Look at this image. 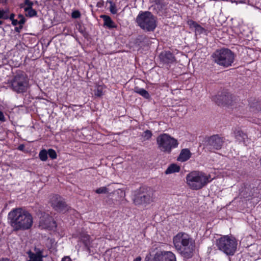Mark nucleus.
<instances>
[{
    "label": "nucleus",
    "mask_w": 261,
    "mask_h": 261,
    "mask_svg": "<svg viewBox=\"0 0 261 261\" xmlns=\"http://www.w3.org/2000/svg\"><path fill=\"white\" fill-rule=\"evenodd\" d=\"M173 242L176 250L184 258L188 259L193 256L195 242L189 234L179 232L174 237Z\"/></svg>",
    "instance_id": "1"
},
{
    "label": "nucleus",
    "mask_w": 261,
    "mask_h": 261,
    "mask_svg": "<svg viewBox=\"0 0 261 261\" xmlns=\"http://www.w3.org/2000/svg\"><path fill=\"white\" fill-rule=\"evenodd\" d=\"M11 225L16 230H26L30 228L33 224L32 215L21 208L12 210L8 215Z\"/></svg>",
    "instance_id": "2"
},
{
    "label": "nucleus",
    "mask_w": 261,
    "mask_h": 261,
    "mask_svg": "<svg viewBox=\"0 0 261 261\" xmlns=\"http://www.w3.org/2000/svg\"><path fill=\"white\" fill-rule=\"evenodd\" d=\"M213 62L220 66L228 68L232 66L235 55L229 49L222 48L216 49L211 55Z\"/></svg>",
    "instance_id": "3"
},
{
    "label": "nucleus",
    "mask_w": 261,
    "mask_h": 261,
    "mask_svg": "<svg viewBox=\"0 0 261 261\" xmlns=\"http://www.w3.org/2000/svg\"><path fill=\"white\" fill-rule=\"evenodd\" d=\"M8 85L12 91L18 94L26 92L30 88L28 76L22 71L17 73L8 81Z\"/></svg>",
    "instance_id": "4"
},
{
    "label": "nucleus",
    "mask_w": 261,
    "mask_h": 261,
    "mask_svg": "<svg viewBox=\"0 0 261 261\" xmlns=\"http://www.w3.org/2000/svg\"><path fill=\"white\" fill-rule=\"evenodd\" d=\"M132 199L136 205L148 204L153 201L154 191L150 187L142 186L133 192Z\"/></svg>",
    "instance_id": "5"
},
{
    "label": "nucleus",
    "mask_w": 261,
    "mask_h": 261,
    "mask_svg": "<svg viewBox=\"0 0 261 261\" xmlns=\"http://www.w3.org/2000/svg\"><path fill=\"white\" fill-rule=\"evenodd\" d=\"M136 21L142 30L146 32L153 31L157 26V18L149 11L141 12Z\"/></svg>",
    "instance_id": "6"
},
{
    "label": "nucleus",
    "mask_w": 261,
    "mask_h": 261,
    "mask_svg": "<svg viewBox=\"0 0 261 261\" xmlns=\"http://www.w3.org/2000/svg\"><path fill=\"white\" fill-rule=\"evenodd\" d=\"M210 175L202 172L192 171L186 176L187 183L191 189L197 190L201 189L210 182Z\"/></svg>",
    "instance_id": "7"
},
{
    "label": "nucleus",
    "mask_w": 261,
    "mask_h": 261,
    "mask_svg": "<svg viewBox=\"0 0 261 261\" xmlns=\"http://www.w3.org/2000/svg\"><path fill=\"white\" fill-rule=\"evenodd\" d=\"M178 144L177 139L168 134H161L156 138L158 149L165 153H170L172 149L177 147Z\"/></svg>",
    "instance_id": "8"
},
{
    "label": "nucleus",
    "mask_w": 261,
    "mask_h": 261,
    "mask_svg": "<svg viewBox=\"0 0 261 261\" xmlns=\"http://www.w3.org/2000/svg\"><path fill=\"white\" fill-rule=\"evenodd\" d=\"M237 244L236 238L232 236H224L216 241V246L218 249L228 255L234 254Z\"/></svg>",
    "instance_id": "9"
},
{
    "label": "nucleus",
    "mask_w": 261,
    "mask_h": 261,
    "mask_svg": "<svg viewBox=\"0 0 261 261\" xmlns=\"http://www.w3.org/2000/svg\"><path fill=\"white\" fill-rule=\"evenodd\" d=\"M239 191V195L241 198L249 200L253 197H256L257 189L253 184L245 183Z\"/></svg>",
    "instance_id": "10"
},
{
    "label": "nucleus",
    "mask_w": 261,
    "mask_h": 261,
    "mask_svg": "<svg viewBox=\"0 0 261 261\" xmlns=\"http://www.w3.org/2000/svg\"><path fill=\"white\" fill-rule=\"evenodd\" d=\"M39 227L42 229L54 230L57 225L52 217L47 214L44 213L40 217Z\"/></svg>",
    "instance_id": "11"
},
{
    "label": "nucleus",
    "mask_w": 261,
    "mask_h": 261,
    "mask_svg": "<svg viewBox=\"0 0 261 261\" xmlns=\"http://www.w3.org/2000/svg\"><path fill=\"white\" fill-rule=\"evenodd\" d=\"M224 138L218 135L211 136L207 140V146L211 150L220 149L224 142Z\"/></svg>",
    "instance_id": "12"
},
{
    "label": "nucleus",
    "mask_w": 261,
    "mask_h": 261,
    "mask_svg": "<svg viewBox=\"0 0 261 261\" xmlns=\"http://www.w3.org/2000/svg\"><path fill=\"white\" fill-rule=\"evenodd\" d=\"M53 207L57 211L63 212L67 210V205L63 198L59 195H54L50 198Z\"/></svg>",
    "instance_id": "13"
},
{
    "label": "nucleus",
    "mask_w": 261,
    "mask_h": 261,
    "mask_svg": "<svg viewBox=\"0 0 261 261\" xmlns=\"http://www.w3.org/2000/svg\"><path fill=\"white\" fill-rule=\"evenodd\" d=\"M154 261H176V259L175 255L171 251H159L155 254Z\"/></svg>",
    "instance_id": "14"
},
{
    "label": "nucleus",
    "mask_w": 261,
    "mask_h": 261,
    "mask_svg": "<svg viewBox=\"0 0 261 261\" xmlns=\"http://www.w3.org/2000/svg\"><path fill=\"white\" fill-rule=\"evenodd\" d=\"M168 3L164 0H154V4L151 6L154 13L162 16L166 13Z\"/></svg>",
    "instance_id": "15"
},
{
    "label": "nucleus",
    "mask_w": 261,
    "mask_h": 261,
    "mask_svg": "<svg viewBox=\"0 0 261 261\" xmlns=\"http://www.w3.org/2000/svg\"><path fill=\"white\" fill-rule=\"evenodd\" d=\"M214 100L218 105H231L232 95L229 93H221L215 96Z\"/></svg>",
    "instance_id": "16"
},
{
    "label": "nucleus",
    "mask_w": 261,
    "mask_h": 261,
    "mask_svg": "<svg viewBox=\"0 0 261 261\" xmlns=\"http://www.w3.org/2000/svg\"><path fill=\"white\" fill-rule=\"evenodd\" d=\"M159 57L161 61L165 64H171L175 61L174 56L169 51L162 52Z\"/></svg>",
    "instance_id": "17"
},
{
    "label": "nucleus",
    "mask_w": 261,
    "mask_h": 261,
    "mask_svg": "<svg viewBox=\"0 0 261 261\" xmlns=\"http://www.w3.org/2000/svg\"><path fill=\"white\" fill-rule=\"evenodd\" d=\"M233 133L236 142L239 143H243L246 145V142L248 140V136L246 133H244L242 130L237 128L233 130Z\"/></svg>",
    "instance_id": "18"
},
{
    "label": "nucleus",
    "mask_w": 261,
    "mask_h": 261,
    "mask_svg": "<svg viewBox=\"0 0 261 261\" xmlns=\"http://www.w3.org/2000/svg\"><path fill=\"white\" fill-rule=\"evenodd\" d=\"M28 255L30 258L28 261H43L42 258L43 255L42 254V251L39 249L36 250L35 253L29 251Z\"/></svg>",
    "instance_id": "19"
},
{
    "label": "nucleus",
    "mask_w": 261,
    "mask_h": 261,
    "mask_svg": "<svg viewBox=\"0 0 261 261\" xmlns=\"http://www.w3.org/2000/svg\"><path fill=\"white\" fill-rule=\"evenodd\" d=\"M192 153L188 148L182 149L177 158V161L184 162L188 161L191 156Z\"/></svg>",
    "instance_id": "20"
},
{
    "label": "nucleus",
    "mask_w": 261,
    "mask_h": 261,
    "mask_svg": "<svg viewBox=\"0 0 261 261\" xmlns=\"http://www.w3.org/2000/svg\"><path fill=\"white\" fill-rule=\"evenodd\" d=\"M188 23L191 28L195 29V31L196 34H201L205 33L206 32V30L192 20H189Z\"/></svg>",
    "instance_id": "21"
},
{
    "label": "nucleus",
    "mask_w": 261,
    "mask_h": 261,
    "mask_svg": "<svg viewBox=\"0 0 261 261\" xmlns=\"http://www.w3.org/2000/svg\"><path fill=\"white\" fill-rule=\"evenodd\" d=\"M101 18L103 19L104 21L103 25L107 27L108 28L111 29L116 28L117 25L112 20L111 18L107 15H101Z\"/></svg>",
    "instance_id": "22"
},
{
    "label": "nucleus",
    "mask_w": 261,
    "mask_h": 261,
    "mask_svg": "<svg viewBox=\"0 0 261 261\" xmlns=\"http://www.w3.org/2000/svg\"><path fill=\"white\" fill-rule=\"evenodd\" d=\"M81 240L85 245V247L87 248V249L88 250H89L90 245L91 243L90 236L85 233L82 234L81 235Z\"/></svg>",
    "instance_id": "23"
},
{
    "label": "nucleus",
    "mask_w": 261,
    "mask_h": 261,
    "mask_svg": "<svg viewBox=\"0 0 261 261\" xmlns=\"http://www.w3.org/2000/svg\"><path fill=\"white\" fill-rule=\"evenodd\" d=\"M134 91L135 92L139 94L146 99H148L150 98V95L149 93L144 89L140 88L138 87H136L134 89Z\"/></svg>",
    "instance_id": "24"
},
{
    "label": "nucleus",
    "mask_w": 261,
    "mask_h": 261,
    "mask_svg": "<svg viewBox=\"0 0 261 261\" xmlns=\"http://www.w3.org/2000/svg\"><path fill=\"white\" fill-rule=\"evenodd\" d=\"M180 168L179 166L175 164L170 165L165 171L166 174H171L175 172H178L180 171Z\"/></svg>",
    "instance_id": "25"
},
{
    "label": "nucleus",
    "mask_w": 261,
    "mask_h": 261,
    "mask_svg": "<svg viewBox=\"0 0 261 261\" xmlns=\"http://www.w3.org/2000/svg\"><path fill=\"white\" fill-rule=\"evenodd\" d=\"M33 5L34 3L30 0H24V3L20 4V7L24 10H28L33 8Z\"/></svg>",
    "instance_id": "26"
},
{
    "label": "nucleus",
    "mask_w": 261,
    "mask_h": 261,
    "mask_svg": "<svg viewBox=\"0 0 261 261\" xmlns=\"http://www.w3.org/2000/svg\"><path fill=\"white\" fill-rule=\"evenodd\" d=\"M9 10L8 9L0 10V19H7L9 18Z\"/></svg>",
    "instance_id": "27"
},
{
    "label": "nucleus",
    "mask_w": 261,
    "mask_h": 261,
    "mask_svg": "<svg viewBox=\"0 0 261 261\" xmlns=\"http://www.w3.org/2000/svg\"><path fill=\"white\" fill-rule=\"evenodd\" d=\"M24 10L26 12L25 15L27 17H32L34 16H36L37 15V11L33 8Z\"/></svg>",
    "instance_id": "28"
},
{
    "label": "nucleus",
    "mask_w": 261,
    "mask_h": 261,
    "mask_svg": "<svg viewBox=\"0 0 261 261\" xmlns=\"http://www.w3.org/2000/svg\"><path fill=\"white\" fill-rule=\"evenodd\" d=\"M152 136V132L149 130H146L142 134V137L144 140H150Z\"/></svg>",
    "instance_id": "29"
},
{
    "label": "nucleus",
    "mask_w": 261,
    "mask_h": 261,
    "mask_svg": "<svg viewBox=\"0 0 261 261\" xmlns=\"http://www.w3.org/2000/svg\"><path fill=\"white\" fill-rule=\"evenodd\" d=\"M40 159L42 161H45L47 159V152L45 149L41 150L39 154Z\"/></svg>",
    "instance_id": "30"
},
{
    "label": "nucleus",
    "mask_w": 261,
    "mask_h": 261,
    "mask_svg": "<svg viewBox=\"0 0 261 261\" xmlns=\"http://www.w3.org/2000/svg\"><path fill=\"white\" fill-rule=\"evenodd\" d=\"M110 190L107 187H102L97 189L95 192L97 194H106L109 193Z\"/></svg>",
    "instance_id": "31"
},
{
    "label": "nucleus",
    "mask_w": 261,
    "mask_h": 261,
    "mask_svg": "<svg viewBox=\"0 0 261 261\" xmlns=\"http://www.w3.org/2000/svg\"><path fill=\"white\" fill-rule=\"evenodd\" d=\"M47 152V154H48L49 157L52 160L55 159L57 158V153L55 150L53 149H49Z\"/></svg>",
    "instance_id": "32"
},
{
    "label": "nucleus",
    "mask_w": 261,
    "mask_h": 261,
    "mask_svg": "<svg viewBox=\"0 0 261 261\" xmlns=\"http://www.w3.org/2000/svg\"><path fill=\"white\" fill-rule=\"evenodd\" d=\"M94 95L97 97H100L103 95L102 88L101 86H98L94 90Z\"/></svg>",
    "instance_id": "33"
},
{
    "label": "nucleus",
    "mask_w": 261,
    "mask_h": 261,
    "mask_svg": "<svg viewBox=\"0 0 261 261\" xmlns=\"http://www.w3.org/2000/svg\"><path fill=\"white\" fill-rule=\"evenodd\" d=\"M111 5L110 7V11L112 14H116L117 12V9L116 7V6L115 4L112 3V2H110Z\"/></svg>",
    "instance_id": "34"
},
{
    "label": "nucleus",
    "mask_w": 261,
    "mask_h": 261,
    "mask_svg": "<svg viewBox=\"0 0 261 261\" xmlns=\"http://www.w3.org/2000/svg\"><path fill=\"white\" fill-rule=\"evenodd\" d=\"M71 16L73 18H78L81 16V13L78 10H75L72 12Z\"/></svg>",
    "instance_id": "35"
},
{
    "label": "nucleus",
    "mask_w": 261,
    "mask_h": 261,
    "mask_svg": "<svg viewBox=\"0 0 261 261\" xmlns=\"http://www.w3.org/2000/svg\"><path fill=\"white\" fill-rule=\"evenodd\" d=\"M0 121L2 122H5L6 121V118L4 116V113L0 111Z\"/></svg>",
    "instance_id": "36"
},
{
    "label": "nucleus",
    "mask_w": 261,
    "mask_h": 261,
    "mask_svg": "<svg viewBox=\"0 0 261 261\" xmlns=\"http://www.w3.org/2000/svg\"><path fill=\"white\" fill-rule=\"evenodd\" d=\"M25 18L24 17H23L21 19H19V20L18 21V24L19 25H22L25 22Z\"/></svg>",
    "instance_id": "37"
},
{
    "label": "nucleus",
    "mask_w": 261,
    "mask_h": 261,
    "mask_svg": "<svg viewBox=\"0 0 261 261\" xmlns=\"http://www.w3.org/2000/svg\"><path fill=\"white\" fill-rule=\"evenodd\" d=\"M22 29V25H20L19 27H15V31L16 32L19 33L20 30Z\"/></svg>",
    "instance_id": "38"
},
{
    "label": "nucleus",
    "mask_w": 261,
    "mask_h": 261,
    "mask_svg": "<svg viewBox=\"0 0 261 261\" xmlns=\"http://www.w3.org/2000/svg\"><path fill=\"white\" fill-rule=\"evenodd\" d=\"M11 21H12V24L13 25L15 26V25L18 24L19 22L17 20L14 19L12 20Z\"/></svg>",
    "instance_id": "39"
},
{
    "label": "nucleus",
    "mask_w": 261,
    "mask_h": 261,
    "mask_svg": "<svg viewBox=\"0 0 261 261\" xmlns=\"http://www.w3.org/2000/svg\"><path fill=\"white\" fill-rule=\"evenodd\" d=\"M62 261H72L69 256H65L62 258Z\"/></svg>",
    "instance_id": "40"
},
{
    "label": "nucleus",
    "mask_w": 261,
    "mask_h": 261,
    "mask_svg": "<svg viewBox=\"0 0 261 261\" xmlns=\"http://www.w3.org/2000/svg\"><path fill=\"white\" fill-rule=\"evenodd\" d=\"M24 148V145L23 144H21L18 147V149L19 150L22 151V150H23Z\"/></svg>",
    "instance_id": "41"
},
{
    "label": "nucleus",
    "mask_w": 261,
    "mask_h": 261,
    "mask_svg": "<svg viewBox=\"0 0 261 261\" xmlns=\"http://www.w3.org/2000/svg\"><path fill=\"white\" fill-rule=\"evenodd\" d=\"M15 15L13 13H12L10 14V15H9V18L12 20L13 19H14Z\"/></svg>",
    "instance_id": "42"
},
{
    "label": "nucleus",
    "mask_w": 261,
    "mask_h": 261,
    "mask_svg": "<svg viewBox=\"0 0 261 261\" xmlns=\"http://www.w3.org/2000/svg\"><path fill=\"white\" fill-rule=\"evenodd\" d=\"M243 3H246V0H244V1H237V2H236V4H243Z\"/></svg>",
    "instance_id": "43"
},
{
    "label": "nucleus",
    "mask_w": 261,
    "mask_h": 261,
    "mask_svg": "<svg viewBox=\"0 0 261 261\" xmlns=\"http://www.w3.org/2000/svg\"><path fill=\"white\" fill-rule=\"evenodd\" d=\"M141 259L142 258L140 256H138L135 259H134L133 261H141Z\"/></svg>",
    "instance_id": "44"
},
{
    "label": "nucleus",
    "mask_w": 261,
    "mask_h": 261,
    "mask_svg": "<svg viewBox=\"0 0 261 261\" xmlns=\"http://www.w3.org/2000/svg\"><path fill=\"white\" fill-rule=\"evenodd\" d=\"M0 261H12L8 258H2V259H0Z\"/></svg>",
    "instance_id": "45"
},
{
    "label": "nucleus",
    "mask_w": 261,
    "mask_h": 261,
    "mask_svg": "<svg viewBox=\"0 0 261 261\" xmlns=\"http://www.w3.org/2000/svg\"><path fill=\"white\" fill-rule=\"evenodd\" d=\"M79 30H80V32L81 33H82L83 34H84L85 33V31L83 29H80Z\"/></svg>",
    "instance_id": "46"
},
{
    "label": "nucleus",
    "mask_w": 261,
    "mask_h": 261,
    "mask_svg": "<svg viewBox=\"0 0 261 261\" xmlns=\"http://www.w3.org/2000/svg\"><path fill=\"white\" fill-rule=\"evenodd\" d=\"M18 17L20 19H21V18H22L23 17H24L22 14H19V15H18Z\"/></svg>",
    "instance_id": "47"
},
{
    "label": "nucleus",
    "mask_w": 261,
    "mask_h": 261,
    "mask_svg": "<svg viewBox=\"0 0 261 261\" xmlns=\"http://www.w3.org/2000/svg\"><path fill=\"white\" fill-rule=\"evenodd\" d=\"M228 1H230L232 3H236V2H237V1H233V0H229Z\"/></svg>",
    "instance_id": "48"
},
{
    "label": "nucleus",
    "mask_w": 261,
    "mask_h": 261,
    "mask_svg": "<svg viewBox=\"0 0 261 261\" xmlns=\"http://www.w3.org/2000/svg\"><path fill=\"white\" fill-rule=\"evenodd\" d=\"M3 21L2 20H0V25L3 24Z\"/></svg>",
    "instance_id": "49"
},
{
    "label": "nucleus",
    "mask_w": 261,
    "mask_h": 261,
    "mask_svg": "<svg viewBox=\"0 0 261 261\" xmlns=\"http://www.w3.org/2000/svg\"><path fill=\"white\" fill-rule=\"evenodd\" d=\"M153 261H154V259H153Z\"/></svg>",
    "instance_id": "50"
}]
</instances>
